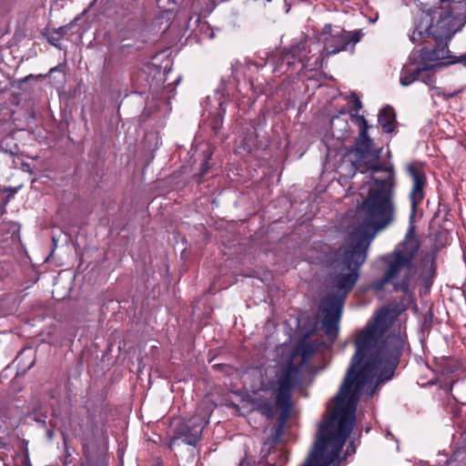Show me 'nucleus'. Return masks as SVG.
Returning a JSON list of instances; mask_svg holds the SVG:
<instances>
[{"label": "nucleus", "mask_w": 466, "mask_h": 466, "mask_svg": "<svg viewBox=\"0 0 466 466\" xmlns=\"http://www.w3.org/2000/svg\"><path fill=\"white\" fill-rule=\"evenodd\" d=\"M406 309L402 301L380 309L374 321L358 333L354 341L356 351L339 388V398L348 396L359 402L364 392L372 396L378 385L394 377L407 343L406 336L400 332L385 333L388 322Z\"/></svg>", "instance_id": "1"}, {"label": "nucleus", "mask_w": 466, "mask_h": 466, "mask_svg": "<svg viewBox=\"0 0 466 466\" xmlns=\"http://www.w3.org/2000/svg\"><path fill=\"white\" fill-rule=\"evenodd\" d=\"M451 0H441L440 6L422 11L414 18L413 29L409 39L420 44V48H413L408 62L400 71V83L408 86L417 80L434 87V74L438 68L461 64L466 66V53L454 56L449 50V43L453 35L466 24V15H453L454 7Z\"/></svg>", "instance_id": "2"}, {"label": "nucleus", "mask_w": 466, "mask_h": 466, "mask_svg": "<svg viewBox=\"0 0 466 466\" xmlns=\"http://www.w3.org/2000/svg\"><path fill=\"white\" fill-rule=\"evenodd\" d=\"M367 249L368 244L364 245L362 241L355 244L345 243L327 257L330 282L337 295L324 298L320 302L319 311L323 314L322 328L332 340L339 335L344 301L360 278V268L367 258Z\"/></svg>", "instance_id": "3"}, {"label": "nucleus", "mask_w": 466, "mask_h": 466, "mask_svg": "<svg viewBox=\"0 0 466 466\" xmlns=\"http://www.w3.org/2000/svg\"><path fill=\"white\" fill-rule=\"evenodd\" d=\"M335 406L329 417L319 424L313 449L301 466H330L335 462L355 424L358 401L348 396L334 397Z\"/></svg>", "instance_id": "4"}, {"label": "nucleus", "mask_w": 466, "mask_h": 466, "mask_svg": "<svg viewBox=\"0 0 466 466\" xmlns=\"http://www.w3.org/2000/svg\"><path fill=\"white\" fill-rule=\"evenodd\" d=\"M419 249L420 242L415 236L414 226L411 225L400 246L382 258L385 266L383 275L374 280L370 288L381 291L387 284H390L394 291L409 294L411 279L416 274L413 259Z\"/></svg>", "instance_id": "5"}, {"label": "nucleus", "mask_w": 466, "mask_h": 466, "mask_svg": "<svg viewBox=\"0 0 466 466\" xmlns=\"http://www.w3.org/2000/svg\"><path fill=\"white\" fill-rule=\"evenodd\" d=\"M393 177L374 179L370 186L367 197L357 208L360 233L373 236L394 220Z\"/></svg>", "instance_id": "6"}, {"label": "nucleus", "mask_w": 466, "mask_h": 466, "mask_svg": "<svg viewBox=\"0 0 466 466\" xmlns=\"http://www.w3.org/2000/svg\"><path fill=\"white\" fill-rule=\"evenodd\" d=\"M350 119L359 127V134L353 145L347 150V156L354 169V174L374 175L387 173L394 175L395 169L391 162V152L387 149L383 153V147L378 146L369 135L372 127L366 118L359 113H350Z\"/></svg>", "instance_id": "7"}, {"label": "nucleus", "mask_w": 466, "mask_h": 466, "mask_svg": "<svg viewBox=\"0 0 466 466\" xmlns=\"http://www.w3.org/2000/svg\"><path fill=\"white\" fill-rule=\"evenodd\" d=\"M301 380L300 368L290 359L284 367L275 371L271 378H263L260 390L269 392L275 399L280 412L278 418L280 431L289 419L292 409V390Z\"/></svg>", "instance_id": "8"}, {"label": "nucleus", "mask_w": 466, "mask_h": 466, "mask_svg": "<svg viewBox=\"0 0 466 466\" xmlns=\"http://www.w3.org/2000/svg\"><path fill=\"white\" fill-rule=\"evenodd\" d=\"M210 415V406L200 403L190 419L181 421L176 427L170 446L177 440H181L187 445L197 446L201 441L205 426L209 422Z\"/></svg>", "instance_id": "9"}, {"label": "nucleus", "mask_w": 466, "mask_h": 466, "mask_svg": "<svg viewBox=\"0 0 466 466\" xmlns=\"http://www.w3.org/2000/svg\"><path fill=\"white\" fill-rule=\"evenodd\" d=\"M361 32L346 31L339 27H335L334 34L328 35L323 39V49L321 51L320 66H322L326 58L339 54L341 51H354L355 45L360 41Z\"/></svg>", "instance_id": "10"}, {"label": "nucleus", "mask_w": 466, "mask_h": 466, "mask_svg": "<svg viewBox=\"0 0 466 466\" xmlns=\"http://www.w3.org/2000/svg\"><path fill=\"white\" fill-rule=\"evenodd\" d=\"M118 25L130 32L140 30L145 25V9L139 0L121 5L116 11Z\"/></svg>", "instance_id": "11"}, {"label": "nucleus", "mask_w": 466, "mask_h": 466, "mask_svg": "<svg viewBox=\"0 0 466 466\" xmlns=\"http://www.w3.org/2000/svg\"><path fill=\"white\" fill-rule=\"evenodd\" d=\"M307 48V37L293 43L289 48H283L278 55L277 64L280 66L286 65L287 68L295 65L296 62L305 64L308 60L307 56L303 55Z\"/></svg>", "instance_id": "12"}, {"label": "nucleus", "mask_w": 466, "mask_h": 466, "mask_svg": "<svg viewBox=\"0 0 466 466\" xmlns=\"http://www.w3.org/2000/svg\"><path fill=\"white\" fill-rule=\"evenodd\" d=\"M47 77V75L39 74L37 76L28 75L25 77L13 80L10 85L13 88V96L18 100H27L31 97L35 91V86L32 84L33 81L44 80Z\"/></svg>", "instance_id": "13"}, {"label": "nucleus", "mask_w": 466, "mask_h": 466, "mask_svg": "<svg viewBox=\"0 0 466 466\" xmlns=\"http://www.w3.org/2000/svg\"><path fill=\"white\" fill-rule=\"evenodd\" d=\"M378 123L380 126L383 133L391 134L397 131V116L394 108L391 106L386 105L381 109H380L378 114Z\"/></svg>", "instance_id": "14"}, {"label": "nucleus", "mask_w": 466, "mask_h": 466, "mask_svg": "<svg viewBox=\"0 0 466 466\" xmlns=\"http://www.w3.org/2000/svg\"><path fill=\"white\" fill-rule=\"evenodd\" d=\"M330 132L334 138L344 141L351 133L348 119L340 115L333 116L330 119Z\"/></svg>", "instance_id": "15"}, {"label": "nucleus", "mask_w": 466, "mask_h": 466, "mask_svg": "<svg viewBox=\"0 0 466 466\" xmlns=\"http://www.w3.org/2000/svg\"><path fill=\"white\" fill-rule=\"evenodd\" d=\"M413 185L410 193V201L411 204L412 212L414 213L419 204L424 198V189L427 184V177H412Z\"/></svg>", "instance_id": "16"}, {"label": "nucleus", "mask_w": 466, "mask_h": 466, "mask_svg": "<svg viewBox=\"0 0 466 466\" xmlns=\"http://www.w3.org/2000/svg\"><path fill=\"white\" fill-rule=\"evenodd\" d=\"M228 102L220 101L214 112L209 114L208 124L215 135H218L223 127V119L227 111Z\"/></svg>", "instance_id": "17"}, {"label": "nucleus", "mask_w": 466, "mask_h": 466, "mask_svg": "<svg viewBox=\"0 0 466 466\" xmlns=\"http://www.w3.org/2000/svg\"><path fill=\"white\" fill-rule=\"evenodd\" d=\"M19 230L20 226L18 223L13 221H3L0 223V238L3 240H16L19 238Z\"/></svg>", "instance_id": "18"}, {"label": "nucleus", "mask_w": 466, "mask_h": 466, "mask_svg": "<svg viewBox=\"0 0 466 466\" xmlns=\"http://www.w3.org/2000/svg\"><path fill=\"white\" fill-rule=\"evenodd\" d=\"M405 171L411 176L427 175L428 173H432L425 163L418 160H412L406 163Z\"/></svg>", "instance_id": "19"}, {"label": "nucleus", "mask_w": 466, "mask_h": 466, "mask_svg": "<svg viewBox=\"0 0 466 466\" xmlns=\"http://www.w3.org/2000/svg\"><path fill=\"white\" fill-rule=\"evenodd\" d=\"M203 159L200 163V173L198 175H205L210 171H213V164H210L212 151L207 148L202 152Z\"/></svg>", "instance_id": "20"}, {"label": "nucleus", "mask_w": 466, "mask_h": 466, "mask_svg": "<svg viewBox=\"0 0 466 466\" xmlns=\"http://www.w3.org/2000/svg\"><path fill=\"white\" fill-rule=\"evenodd\" d=\"M299 350L303 358V360L311 357L316 351V348L310 343H301Z\"/></svg>", "instance_id": "21"}, {"label": "nucleus", "mask_w": 466, "mask_h": 466, "mask_svg": "<svg viewBox=\"0 0 466 466\" xmlns=\"http://www.w3.org/2000/svg\"><path fill=\"white\" fill-rule=\"evenodd\" d=\"M44 36L46 38L47 42L56 47H60V39L61 37L54 33V29L50 33H44Z\"/></svg>", "instance_id": "22"}, {"label": "nucleus", "mask_w": 466, "mask_h": 466, "mask_svg": "<svg viewBox=\"0 0 466 466\" xmlns=\"http://www.w3.org/2000/svg\"><path fill=\"white\" fill-rule=\"evenodd\" d=\"M258 410L260 412L264 415H266L268 418H272L274 411H273V405L269 401H265L259 404Z\"/></svg>", "instance_id": "23"}, {"label": "nucleus", "mask_w": 466, "mask_h": 466, "mask_svg": "<svg viewBox=\"0 0 466 466\" xmlns=\"http://www.w3.org/2000/svg\"><path fill=\"white\" fill-rule=\"evenodd\" d=\"M424 274L426 275V276H423L425 285L431 286L432 283L431 279H433V277L435 275V266H434L433 259L431 260L430 268L427 270V272H425Z\"/></svg>", "instance_id": "24"}, {"label": "nucleus", "mask_w": 466, "mask_h": 466, "mask_svg": "<svg viewBox=\"0 0 466 466\" xmlns=\"http://www.w3.org/2000/svg\"><path fill=\"white\" fill-rule=\"evenodd\" d=\"M431 89L435 91V95L436 96H442L446 100L456 96L459 93L461 92V89H459V90L454 91L452 93H444L440 87H437L435 85H434V87H431Z\"/></svg>", "instance_id": "25"}, {"label": "nucleus", "mask_w": 466, "mask_h": 466, "mask_svg": "<svg viewBox=\"0 0 466 466\" xmlns=\"http://www.w3.org/2000/svg\"><path fill=\"white\" fill-rule=\"evenodd\" d=\"M74 23L75 22L72 21L66 25L56 28V29H54V33L58 35L62 38L72 29Z\"/></svg>", "instance_id": "26"}, {"label": "nucleus", "mask_w": 466, "mask_h": 466, "mask_svg": "<svg viewBox=\"0 0 466 466\" xmlns=\"http://www.w3.org/2000/svg\"><path fill=\"white\" fill-rule=\"evenodd\" d=\"M334 29L330 24H327L322 28V31L319 35V41L323 42V39L326 38L329 35L334 34Z\"/></svg>", "instance_id": "27"}, {"label": "nucleus", "mask_w": 466, "mask_h": 466, "mask_svg": "<svg viewBox=\"0 0 466 466\" xmlns=\"http://www.w3.org/2000/svg\"><path fill=\"white\" fill-rule=\"evenodd\" d=\"M351 97H352V104H353V109H354L353 113L360 114V110L362 108V102L360 101V99L355 93L352 94Z\"/></svg>", "instance_id": "28"}, {"label": "nucleus", "mask_w": 466, "mask_h": 466, "mask_svg": "<svg viewBox=\"0 0 466 466\" xmlns=\"http://www.w3.org/2000/svg\"><path fill=\"white\" fill-rule=\"evenodd\" d=\"M22 187V185H18L16 187H5L2 190L3 192L6 193L7 198H11L14 197V195Z\"/></svg>", "instance_id": "29"}, {"label": "nucleus", "mask_w": 466, "mask_h": 466, "mask_svg": "<svg viewBox=\"0 0 466 466\" xmlns=\"http://www.w3.org/2000/svg\"><path fill=\"white\" fill-rule=\"evenodd\" d=\"M238 466H266V464L263 461L251 462L245 457L239 461Z\"/></svg>", "instance_id": "30"}, {"label": "nucleus", "mask_w": 466, "mask_h": 466, "mask_svg": "<svg viewBox=\"0 0 466 466\" xmlns=\"http://www.w3.org/2000/svg\"><path fill=\"white\" fill-rule=\"evenodd\" d=\"M153 158H154L153 151H150L149 153H147L145 155L144 166H143V169H142V175L146 174V172H147L146 168L149 165V163L153 160Z\"/></svg>", "instance_id": "31"}, {"label": "nucleus", "mask_w": 466, "mask_h": 466, "mask_svg": "<svg viewBox=\"0 0 466 466\" xmlns=\"http://www.w3.org/2000/svg\"><path fill=\"white\" fill-rule=\"evenodd\" d=\"M65 67H66V65H65V64H59V65H57L56 66L52 67V68L48 71V73L46 74V75H47V77H48V76H51L54 73H56V72L63 73V72H64Z\"/></svg>", "instance_id": "32"}, {"label": "nucleus", "mask_w": 466, "mask_h": 466, "mask_svg": "<svg viewBox=\"0 0 466 466\" xmlns=\"http://www.w3.org/2000/svg\"><path fill=\"white\" fill-rule=\"evenodd\" d=\"M81 466H97L92 461H87L86 463H83Z\"/></svg>", "instance_id": "33"}, {"label": "nucleus", "mask_w": 466, "mask_h": 466, "mask_svg": "<svg viewBox=\"0 0 466 466\" xmlns=\"http://www.w3.org/2000/svg\"><path fill=\"white\" fill-rule=\"evenodd\" d=\"M146 139L147 140H149V139H152V140L156 139V140H157V137L155 135L152 134V135L147 136Z\"/></svg>", "instance_id": "34"}, {"label": "nucleus", "mask_w": 466, "mask_h": 466, "mask_svg": "<svg viewBox=\"0 0 466 466\" xmlns=\"http://www.w3.org/2000/svg\"><path fill=\"white\" fill-rule=\"evenodd\" d=\"M53 436H54L53 431H47V438H48L49 440H52V439H53Z\"/></svg>", "instance_id": "35"}, {"label": "nucleus", "mask_w": 466, "mask_h": 466, "mask_svg": "<svg viewBox=\"0 0 466 466\" xmlns=\"http://www.w3.org/2000/svg\"><path fill=\"white\" fill-rule=\"evenodd\" d=\"M63 439H64L65 448H66V450H67L66 439V436H65V434H64V433H63Z\"/></svg>", "instance_id": "36"}, {"label": "nucleus", "mask_w": 466, "mask_h": 466, "mask_svg": "<svg viewBox=\"0 0 466 466\" xmlns=\"http://www.w3.org/2000/svg\"><path fill=\"white\" fill-rule=\"evenodd\" d=\"M340 178H344V179H346V178H348V177H347V176H344V177H340Z\"/></svg>", "instance_id": "37"}]
</instances>
